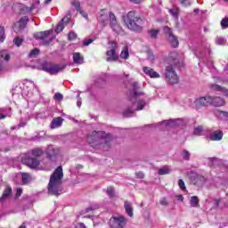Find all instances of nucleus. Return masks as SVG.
<instances>
[{
	"mask_svg": "<svg viewBox=\"0 0 228 228\" xmlns=\"http://www.w3.org/2000/svg\"><path fill=\"white\" fill-rule=\"evenodd\" d=\"M182 6H190L191 4L188 0H180Z\"/></svg>",
	"mask_w": 228,
	"mask_h": 228,
	"instance_id": "obj_50",
	"label": "nucleus"
},
{
	"mask_svg": "<svg viewBox=\"0 0 228 228\" xmlns=\"http://www.w3.org/2000/svg\"><path fill=\"white\" fill-rule=\"evenodd\" d=\"M130 3H134V4H140V3H142V1L143 0H129Z\"/></svg>",
	"mask_w": 228,
	"mask_h": 228,
	"instance_id": "obj_57",
	"label": "nucleus"
},
{
	"mask_svg": "<svg viewBox=\"0 0 228 228\" xmlns=\"http://www.w3.org/2000/svg\"><path fill=\"white\" fill-rule=\"evenodd\" d=\"M177 53L171 52L169 53L168 58H167V65H173L174 67H177V64L179 63V60L177 59Z\"/></svg>",
	"mask_w": 228,
	"mask_h": 228,
	"instance_id": "obj_17",
	"label": "nucleus"
},
{
	"mask_svg": "<svg viewBox=\"0 0 228 228\" xmlns=\"http://www.w3.org/2000/svg\"><path fill=\"white\" fill-rule=\"evenodd\" d=\"M132 86H133L132 97L134 99H138V97H141V95H143V93L142 91H138L140 89V86L138 85V82H134L132 84Z\"/></svg>",
	"mask_w": 228,
	"mask_h": 228,
	"instance_id": "obj_19",
	"label": "nucleus"
},
{
	"mask_svg": "<svg viewBox=\"0 0 228 228\" xmlns=\"http://www.w3.org/2000/svg\"><path fill=\"white\" fill-rule=\"evenodd\" d=\"M163 124H166V126H168L170 124V121H163Z\"/></svg>",
	"mask_w": 228,
	"mask_h": 228,
	"instance_id": "obj_64",
	"label": "nucleus"
},
{
	"mask_svg": "<svg viewBox=\"0 0 228 228\" xmlns=\"http://www.w3.org/2000/svg\"><path fill=\"white\" fill-rule=\"evenodd\" d=\"M45 154H46V158H48L50 161H56V156L61 154V148L49 145L46 147Z\"/></svg>",
	"mask_w": 228,
	"mask_h": 228,
	"instance_id": "obj_10",
	"label": "nucleus"
},
{
	"mask_svg": "<svg viewBox=\"0 0 228 228\" xmlns=\"http://www.w3.org/2000/svg\"><path fill=\"white\" fill-rule=\"evenodd\" d=\"M216 117H219L223 120H228V112L222 111V110H216Z\"/></svg>",
	"mask_w": 228,
	"mask_h": 228,
	"instance_id": "obj_31",
	"label": "nucleus"
},
{
	"mask_svg": "<svg viewBox=\"0 0 228 228\" xmlns=\"http://www.w3.org/2000/svg\"><path fill=\"white\" fill-rule=\"evenodd\" d=\"M4 27H0V43L4 42Z\"/></svg>",
	"mask_w": 228,
	"mask_h": 228,
	"instance_id": "obj_43",
	"label": "nucleus"
},
{
	"mask_svg": "<svg viewBox=\"0 0 228 228\" xmlns=\"http://www.w3.org/2000/svg\"><path fill=\"white\" fill-rule=\"evenodd\" d=\"M146 104L147 102L145 100H138L137 102L132 104L131 108L126 110L123 112V115L125 117H133V113H134V111H142V110L145 108Z\"/></svg>",
	"mask_w": 228,
	"mask_h": 228,
	"instance_id": "obj_8",
	"label": "nucleus"
},
{
	"mask_svg": "<svg viewBox=\"0 0 228 228\" xmlns=\"http://www.w3.org/2000/svg\"><path fill=\"white\" fill-rule=\"evenodd\" d=\"M17 177L21 179V184H28L31 181V175L28 173H20Z\"/></svg>",
	"mask_w": 228,
	"mask_h": 228,
	"instance_id": "obj_21",
	"label": "nucleus"
},
{
	"mask_svg": "<svg viewBox=\"0 0 228 228\" xmlns=\"http://www.w3.org/2000/svg\"><path fill=\"white\" fill-rule=\"evenodd\" d=\"M44 155V150L41 148H36L32 150L30 156L25 160L27 167L29 168H37L40 165V160L38 158Z\"/></svg>",
	"mask_w": 228,
	"mask_h": 228,
	"instance_id": "obj_4",
	"label": "nucleus"
},
{
	"mask_svg": "<svg viewBox=\"0 0 228 228\" xmlns=\"http://www.w3.org/2000/svg\"><path fill=\"white\" fill-rule=\"evenodd\" d=\"M51 33H53L52 29L37 32L35 34V38L41 40V45H49L53 41V39L49 38V35H51Z\"/></svg>",
	"mask_w": 228,
	"mask_h": 228,
	"instance_id": "obj_11",
	"label": "nucleus"
},
{
	"mask_svg": "<svg viewBox=\"0 0 228 228\" xmlns=\"http://www.w3.org/2000/svg\"><path fill=\"white\" fill-rule=\"evenodd\" d=\"M119 57L121 58V60H127V58H129V48L127 46H124Z\"/></svg>",
	"mask_w": 228,
	"mask_h": 228,
	"instance_id": "obj_29",
	"label": "nucleus"
},
{
	"mask_svg": "<svg viewBox=\"0 0 228 228\" xmlns=\"http://www.w3.org/2000/svg\"><path fill=\"white\" fill-rule=\"evenodd\" d=\"M3 61H10V54H8V52H6V50H2L0 52V71L4 69Z\"/></svg>",
	"mask_w": 228,
	"mask_h": 228,
	"instance_id": "obj_18",
	"label": "nucleus"
},
{
	"mask_svg": "<svg viewBox=\"0 0 228 228\" xmlns=\"http://www.w3.org/2000/svg\"><path fill=\"white\" fill-rule=\"evenodd\" d=\"M118 49V45L115 41L109 42V49L106 53L107 61H117L118 60V54L117 51Z\"/></svg>",
	"mask_w": 228,
	"mask_h": 228,
	"instance_id": "obj_7",
	"label": "nucleus"
},
{
	"mask_svg": "<svg viewBox=\"0 0 228 228\" xmlns=\"http://www.w3.org/2000/svg\"><path fill=\"white\" fill-rule=\"evenodd\" d=\"M211 104V96H201L197 98L194 101V106L196 110H200V108H206V106H209Z\"/></svg>",
	"mask_w": 228,
	"mask_h": 228,
	"instance_id": "obj_13",
	"label": "nucleus"
},
{
	"mask_svg": "<svg viewBox=\"0 0 228 228\" xmlns=\"http://www.w3.org/2000/svg\"><path fill=\"white\" fill-rule=\"evenodd\" d=\"M80 13H82L83 17H85L86 19H88V15L87 14H83V11H80Z\"/></svg>",
	"mask_w": 228,
	"mask_h": 228,
	"instance_id": "obj_61",
	"label": "nucleus"
},
{
	"mask_svg": "<svg viewBox=\"0 0 228 228\" xmlns=\"http://www.w3.org/2000/svg\"><path fill=\"white\" fill-rule=\"evenodd\" d=\"M167 38L171 47H174V48L179 47V40H177V37H175L174 34H170V36H167Z\"/></svg>",
	"mask_w": 228,
	"mask_h": 228,
	"instance_id": "obj_20",
	"label": "nucleus"
},
{
	"mask_svg": "<svg viewBox=\"0 0 228 228\" xmlns=\"http://www.w3.org/2000/svg\"><path fill=\"white\" fill-rule=\"evenodd\" d=\"M177 66H173L172 64L167 65L164 76L166 77V81L169 83V85H177L179 83V77L175 72V68Z\"/></svg>",
	"mask_w": 228,
	"mask_h": 228,
	"instance_id": "obj_5",
	"label": "nucleus"
},
{
	"mask_svg": "<svg viewBox=\"0 0 228 228\" xmlns=\"http://www.w3.org/2000/svg\"><path fill=\"white\" fill-rule=\"evenodd\" d=\"M124 208H125V211L128 215V216L133 217V215H134L133 205L131 204V202L125 201Z\"/></svg>",
	"mask_w": 228,
	"mask_h": 228,
	"instance_id": "obj_27",
	"label": "nucleus"
},
{
	"mask_svg": "<svg viewBox=\"0 0 228 228\" xmlns=\"http://www.w3.org/2000/svg\"><path fill=\"white\" fill-rule=\"evenodd\" d=\"M177 200H180L181 202H183V200H184V197H183V195H179L177 196Z\"/></svg>",
	"mask_w": 228,
	"mask_h": 228,
	"instance_id": "obj_59",
	"label": "nucleus"
},
{
	"mask_svg": "<svg viewBox=\"0 0 228 228\" xmlns=\"http://www.w3.org/2000/svg\"><path fill=\"white\" fill-rule=\"evenodd\" d=\"M53 99L55 101H63V94H60V93H56L53 96Z\"/></svg>",
	"mask_w": 228,
	"mask_h": 228,
	"instance_id": "obj_45",
	"label": "nucleus"
},
{
	"mask_svg": "<svg viewBox=\"0 0 228 228\" xmlns=\"http://www.w3.org/2000/svg\"><path fill=\"white\" fill-rule=\"evenodd\" d=\"M77 35H76V33H74V32H69V38L70 40H74L75 38H77Z\"/></svg>",
	"mask_w": 228,
	"mask_h": 228,
	"instance_id": "obj_51",
	"label": "nucleus"
},
{
	"mask_svg": "<svg viewBox=\"0 0 228 228\" xmlns=\"http://www.w3.org/2000/svg\"><path fill=\"white\" fill-rule=\"evenodd\" d=\"M181 156L185 161H190L191 154L187 150H183V151L181 152Z\"/></svg>",
	"mask_w": 228,
	"mask_h": 228,
	"instance_id": "obj_33",
	"label": "nucleus"
},
{
	"mask_svg": "<svg viewBox=\"0 0 228 228\" xmlns=\"http://www.w3.org/2000/svg\"><path fill=\"white\" fill-rule=\"evenodd\" d=\"M63 179V168L58 167L53 174L50 176V182L48 183V195H61L63 187L61 186V180Z\"/></svg>",
	"mask_w": 228,
	"mask_h": 228,
	"instance_id": "obj_1",
	"label": "nucleus"
},
{
	"mask_svg": "<svg viewBox=\"0 0 228 228\" xmlns=\"http://www.w3.org/2000/svg\"><path fill=\"white\" fill-rule=\"evenodd\" d=\"M73 61L77 63V65H83L84 63V57L81 55L80 53H73Z\"/></svg>",
	"mask_w": 228,
	"mask_h": 228,
	"instance_id": "obj_25",
	"label": "nucleus"
},
{
	"mask_svg": "<svg viewBox=\"0 0 228 228\" xmlns=\"http://www.w3.org/2000/svg\"><path fill=\"white\" fill-rule=\"evenodd\" d=\"M202 131H204V129L202 128L201 126H199L197 127L194 128V134H196L197 136H200V134H202Z\"/></svg>",
	"mask_w": 228,
	"mask_h": 228,
	"instance_id": "obj_38",
	"label": "nucleus"
},
{
	"mask_svg": "<svg viewBox=\"0 0 228 228\" xmlns=\"http://www.w3.org/2000/svg\"><path fill=\"white\" fill-rule=\"evenodd\" d=\"M65 28V25L61 21L57 27H56V29H55V32L56 33H61V31H63V29Z\"/></svg>",
	"mask_w": 228,
	"mask_h": 228,
	"instance_id": "obj_40",
	"label": "nucleus"
},
{
	"mask_svg": "<svg viewBox=\"0 0 228 228\" xmlns=\"http://www.w3.org/2000/svg\"><path fill=\"white\" fill-rule=\"evenodd\" d=\"M39 53H40V50L38 48H35L32 51H30L28 56L29 58H35L38 56Z\"/></svg>",
	"mask_w": 228,
	"mask_h": 228,
	"instance_id": "obj_35",
	"label": "nucleus"
},
{
	"mask_svg": "<svg viewBox=\"0 0 228 228\" xmlns=\"http://www.w3.org/2000/svg\"><path fill=\"white\" fill-rule=\"evenodd\" d=\"M77 106L78 108H81V104H82V102H81V97L79 96V94L77 95Z\"/></svg>",
	"mask_w": 228,
	"mask_h": 228,
	"instance_id": "obj_55",
	"label": "nucleus"
},
{
	"mask_svg": "<svg viewBox=\"0 0 228 228\" xmlns=\"http://www.w3.org/2000/svg\"><path fill=\"white\" fill-rule=\"evenodd\" d=\"M65 69L63 64H54L53 62H44L41 65V69L52 76H56L59 72H61Z\"/></svg>",
	"mask_w": 228,
	"mask_h": 228,
	"instance_id": "obj_6",
	"label": "nucleus"
},
{
	"mask_svg": "<svg viewBox=\"0 0 228 228\" xmlns=\"http://www.w3.org/2000/svg\"><path fill=\"white\" fill-rule=\"evenodd\" d=\"M164 33L167 35V37H170V35H174L172 33V28L168 27H164Z\"/></svg>",
	"mask_w": 228,
	"mask_h": 228,
	"instance_id": "obj_44",
	"label": "nucleus"
},
{
	"mask_svg": "<svg viewBox=\"0 0 228 228\" xmlns=\"http://www.w3.org/2000/svg\"><path fill=\"white\" fill-rule=\"evenodd\" d=\"M107 195L112 199V197H115V190L113 189V187H108L107 188Z\"/></svg>",
	"mask_w": 228,
	"mask_h": 228,
	"instance_id": "obj_39",
	"label": "nucleus"
},
{
	"mask_svg": "<svg viewBox=\"0 0 228 228\" xmlns=\"http://www.w3.org/2000/svg\"><path fill=\"white\" fill-rule=\"evenodd\" d=\"M123 20L125 26L130 31H135L137 33H140L143 29L142 26L145 24V20L139 17L134 11H130L126 15H123Z\"/></svg>",
	"mask_w": 228,
	"mask_h": 228,
	"instance_id": "obj_2",
	"label": "nucleus"
},
{
	"mask_svg": "<svg viewBox=\"0 0 228 228\" xmlns=\"http://www.w3.org/2000/svg\"><path fill=\"white\" fill-rule=\"evenodd\" d=\"M5 111L6 110L0 109V120H2L3 118H6V113H4Z\"/></svg>",
	"mask_w": 228,
	"mask_h": 228,
	"instance_id": "obj_48",
	"label": "nucleus"
},
{
	"mask_svg": "<svg viewBox=\"0 0 228 228\" xmlns=\"http://www.w3.org/2000/svg\"><path fill=\"white\" fill-rule=\"evenodd\" d=\"M28 20H29V18H28V16L20 18V20L14 24L13 29L15 33L22 31V29H24V28H26V26L28 25Z\"/></svg>",
	"mask_w": 228,
	"mask_h": 228,
	"instance_id": "obj_14",
	"label": "nucleus"
},
{
	"mask_svg": "<svg viewBox=\"0 0 228 228\" xmlns=\"http://www.w3.org/2000/svg\"><path fill=\"white\" fill-rule=\"evenodd\" d=\"M151 38H156L158 37V34L159 33V29H151L148 31Z\"/></svg>",
	"mask_w": 228,
	"mask_h": 228,
	"instance_id": "obj_36",
	"label": "nucleus"
},
{
	"mask_svg": "<svg viewBox=\"0 0 228 228\" xmlns=\"http://www.w3.org/2000/svg\"><path fill=\"white\" fill-rule=\"evenodd\" d=\"M224 138V133L220 130H217L210 134V140L212 142H220Z\"/></svg>",
	"mask_w": 228,
	"mask_h": 228,
	"instance_id": "obj_22",
	"label": "nucleus"
},
{
	"mask_svg": "<svg viewBox=\"0 0 228 228\" xmlns=\"http://www.w3.org/2000/svg\"><path fill=\"white\" fill-rule=\"evenodd\" d=\"M69 20H70V14H67L64 18H62L61 22L62 24H64V26H67V24H69Z\"/></svg>",
	"mask_w": 228,
	"mask_h": 228,
	"instance_id": "obj_42",
	"label": "nucleus"
},
{
	"mask_svg": "<svg viewBox=\"0 0 228 228\" xmlns=\"http://www.w3.org/2000/svg\"><path fill=\"white\" fill-rule=\"evenodd\" d=\"M62 124H63V118L59 117V118L53 119V121L50 125V127L52 129H56V127H60Z\"/></svg>",
	"mask_w": 228,
	"mask_h": 228,
	"instance_id": "obj_24",
	"label": "nucleus"
},
{
	"mask_svg": "<svg viewBox=\"0 0 228 228\" xmlns=\"http://www.w3.org/2000/svg\"><path fill=\"white\" fill-rule=\"evenodd\" d=\"M51 1H53V0H45V4H49V3H51Z\"/></svg>",
	"mask_w": 228,
	"mask_h": 228,
	"instance_id": "obj_63",
	"label": "nucleus"
},
{
	"mask_svg": "<svg viewBox=\"0 0 228 228\" xmlns=\"http://www.w3.org/2000/svg\"><path fill=\"white\" fill-rule=\"evenodd\" d=\"M169 13L170 15H172V17H174V19H175V20H179V9L178 7H172L171 9H169Z\"/></svg>",
	"mask_w": 228,
	"mask_h": 228,
	"instance_id": "obj_28",
	"label": "nucleus"
},
{
	"mask_svg": "<svg viewBox=\"0 0 228 228\" xmlns=\"http://www.w3.org/2000/svg\"><path fill=\"white\" fill-rule=\"evenodd\" d=\"M136 177H138V179H143V177H145V175H143V173L142 172H138L136 173Z\"/></svg>",
	"mask_w": 228,
	"mask_h": 228,
	"instance_id": "obj_54",
	"label": "nucleus"
},
{
	"mask_svg": "<svg viewBox=\"0 0 228 228\" xmlns=\"http://www.w3.org/2000/svg\"><path fill=\"white\" fill-rule=\"evenodd\" d=\"M142 72H144V74H146V76H149V77H151L152 79H158L161 77L159 75V73H158L154 70V69H152L151 67H147V66H144L142 68Z\"/></svg>",
	"mask_w": 228,
	"mask_h": 228,
	"instance_id": "obj_15",
	"label": "nucleus"
},
{
	"mask_svg": "<svg viewBox=\"0 0 228 228\" xmlns=\"http://www.w3.org/2000/svg\"><path fill=\"white\" fill-rule=\"evenodd\" d=\"M208 161H210V163H213L215 161H218V159L217 158H210V159H208Z\"/></svg>",
	"mask_w": 228,
	"mask_h": 228,
	"instance_id": "obj_58",
	"label": "nucleus"
},
{
	"mask_svg": "<svg viewBox=\"0 0 228 228\" xmlns=\"http://www.w3.org/2000/svg\"><path fill=\"white\" fill-rule=\"evenodd\" d=\"M221 28L223 29H226V28H228V18H224L222 20H221Z\"/></svg>",
	"mask_w": 228,
	"mask_h": 228,
	"instance_id": "obj_41",
	"label": "nucleus"
},
{
	"mask_svg": "<svg viewBox=\"0 0 228 228\" xmlns=\"http://www.w3.org/2000/svg\"><path fill=\"white\" fill-rule=\"evenodd\" d=\"M172 172V168L168 166H165L159 169V175H167Z\"/></svg>",
	"mask_w": 228,
	"mask_h": 228,
	"instance_id": "obj_30",
	"label": "nucleus"
},
{
	"mask_svg": "<svg viewBox=\"0 0 228 228\" xmlns=\"http://www.w3.org/2000/svg\"><path fill=\"white\" fill-rule=\"evenodd\" d=\"M109 19H110V28H111L112 31L116 33V35H123L124 29L122 28V26L117 21V16L113 12L109 13Z\"/></svg>",
	"mask_w": 228,
	"mask_h": 228,
	"instance_id": "obj_9",
	"label": "nucleus"
},
{
	"mask_svg": "<svg viewBox=\"0 0 228 228\" xmlns=\"http://www.w3.org/2000/svg\"><path fill=\"white\" fill-rule=\"evenodd\" d=\"M193 184L196 186H203L206 183V177L202 175H197L193 180H192Z\"/></svg>",
	"mask_w": 228,
	"mask_h": 228,
	"instance_id": "obj_23",
	"label": "nucleus"
},
{
	"mask_svg": "<svg viewBox=\"0 0 228 228\" xmlns=\"http://www.w3.org/2000/svg\"><path fill=\"white\" fill-rule=\"evenodd\" d=\"M216 45H224V39H222V38H217V39H216Z\"/></svg>",
	"mask_w": 228,
	"mask_h": 228,
	"instance_id": "obj_56",
	"label": "nucleus"
},
{
	"mask_svg": "<svg viewBox=\"0 0 228 228\" xmlns=\"http://www.w3.org/2000/svg\"><path fill=\"white\" fill-rule=\"evenodd\" d=\"M110 225L111 228H124L127 225V219L122 216L111 217L110 220Z\"/></svg>",
	"mask_w": 228,
	"mask_h": 228,
	"instance_id": "obj_12",
	"label": "nucleus"
},
{
	"mask_svg": "<svg viewBox=\"0 0 228 228\" xmlns=\"http://www.w3.org/2000/svg\"><path fill=\"white\" fill-rule=\"evenodd\" d=\"M71 4L76 8L77 12H81V3H79V0L72 1Z\"/></svg>",
	"mask_w": 228,
	"mask_h": 228,
	"instance_id": "obj_34",
	"label": "nucleus"
},
{
	"mask_svg": "<svg viewBox=\"0 0 228 228\" xmlns=\"http://www.w3.org/2000/svg\"><path fill=\"white\" fill-rule=\"evenodd\" d=\"M178 186H179L180 190H182V191H186V185L183 179L178 180Z\"/></svg>",
	"mask_w": 228,
	"mask_h": 228,
	"instance_id": "obj_37",
	"label": "nucleus"
},
{
	"mask_svg": "<svg viewBox=\"0 0 228 228\" xmlns=\"http://www.w3.org/2000/svg\"><path fill=\"white\" fill-rule=\"evenodd\" d=\"M199 202H200V200H199V197L197 196L191 197L190 204L191 208H197L199 206Z\"/></svg>",
	"mask_w": 228,
	"mask_h": 228,
	"instance_id": "obj_32",
	"label": "nucleus"
},
{
	"mask_svg": "<svg viewBox=\"0 0 228 228\" xmlns=\"http://www.w3.org/2000/svg\"><path fill=\"white\" fill-rule=\"evenodd\" d=\"M14 44L15 45H17V47H20L21 44H22V39L16 37L14 38Z\"/></svg>",
	"mask_w": 228,
	"mask_h": 228,
	"instance_id": "obj_47",
	"label": "nucleus"
},
{
	"mask_svg": "<svg viewBox=\"0 0 228 228\" xmlns=\"http://www.w3.org/2000/svg\"><path fill=\"white\" fill-rule=\"evenodd\" d=\"M92 42H94V39H87L84 41V45L86 47L88 45H90V44H92Z\"/></svg>",
	"mask_w": 228,
	"mask_h": 228,
	"instance_id": "obj_52",
	"label": "nucleus"
},
{
	"mask_svg": "<svg viewBox=\"0 0 228 228\" xmlns=\"http://www.w3.org/2000/svg\"><path fill=\"white\" fill-rule=\"evenodd\" d=\"M10 195H12V187L7 186L4 191L2 197L0 198V202H4L6 199L10 198Z\"/></svg>",
	"mask_w": 228,
	"mask_h": 228,
	"instance_id": "obj_26",
	"label": "nucleus"
},
{
	"mask_svg": "<svg viewBox=\"0 0 228 228\" xmlns=\"http://www.w3.org/2000/svg\"><path fill=\"white\" fill-rule=\"evenodd\" d=\"M148 59L150 61H154V55H149Z\"/></svg>",
	"mask_w": 228,
	"mask_h": 228,
	"instance_id": "obj_60",
	"label": "nucleus"
},
{
	"mask_svg": "<svg viewBox=\"0 0 228 228\" xmlns=\"http://www.w3.org/2000/svg\"><path fill=\"white\" fill-rule=\"evenodd\" d=\"M159 204H161V206H168V201L167 200V198H161L159 200Z\"/></svg>",
	"mask_w": 228,
	"mask_h": 228,
	"instance_id": "obj_49",
	"label": "nucleus"
},
{
	"mask_svg": "<svg viewBox=\"0 0 228 228\" xmlns=\"http://www.w3.org/2000/svg\"><path fill=\"white\" fill-rule=\"evenodd\" d=\"M18 228H28L26 227V224H22L20 226H19Z\"/></svg>",
	"mask_w": 228,
	"mask_h": 228,
	"instance_id": "obj_62",
	"label": "nucleus"
},
{
	"mask_svg": "<svg viewBox=\"0 0 228 228\" xmlns=\"http://www.w3.org/2000/svg\"><path fill=\"white\" fill-rule=\"evenodd\" d=\"M210 104L212 106H215L216 108H220L222 106H225V100H224V98L222 97H218V96H211V102Z\"/></svg>",
	"mask_w": 228,
	"mask_h": 228,
	"instance_id": "obj_16",
	"label": "nucleus"
},
{
	"mask_svg": "<svg viewBox=\"0 0 228 228\" xmlns=\"http://www.w3.org/2000/svg\"><path fill=\"white\" fill-rule=\"evenodd\" d=\"M111 140V135L106 134L104 131H94L87 135V142L91 143H108Z\"/></svg>",
	"mask_w": 228,
	"mask_h": 228,
	"instance_id": "obj_3",
	"label": "nucleus"
},
{
	"mask_svg": "<svg viewBox=\"0 0 228 228\" xmlns=\"http://www.w3.org/2000/svg\"><path fill=\"white\" fill-rule=\"evenodd\" d=\"M212 88H214V90H217L218 92H224L225 89H224V87L215 84L212 86Z\"/></svg>",
	"mask_w": 228,
	"mask_h": 228,
	"instance_id": "obj_46",
	"label": "nucleus"
},
{
	"mask_svg": "<svg viewBox=\"0 0 228 228\" xmlns=\"http://www.w3.org/2000/svg\"><path fill=\"white\" fill-rule=\"evenodd\" d=\"M22 195V188H18L16 190V197H20Z\"/></svg>",
	"mask_w": 228,
	"mask_h": 228,
	"instance_id": "obj_53",
	"label": "nucleus"
}]
</instances>
